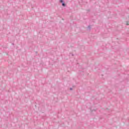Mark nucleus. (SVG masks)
I'll list each match as a JSON object with an SVG mask.
<instances>
[{
  "mask_svg": "<svg viewBox=\"0 0 129 129\" xmlns=\"http://www.w3.org/2000/svg\"><path fill=\"white\" fill-rule=\"evenodd\" d=\"M60 3H63V0H60Z\"/></svg>",
  "mask_w": 129,
  "mask_h": 129,
  "instance_id": "nucleus-2",
  "label": "nucleus"
},
{
  "mask_svg": "<svg viewBox=\"0 0 129 129\" xmlns=\"http://www.w3.org/2000/svg\"><path fill=\"white\" fill-rule=\"evenodd\" d=\"M62 6H63V7H65V4L62 3Z\"/></svg>",
  "mask_w": 129,
  "mask_h": 129,
  "instance_id": "nucleus-1",
  "label": "nucleus"
},
{
  "mask_svg": "<svg viewBox=\"0 0 129 129\" xmlns=\"http://www.w3.org/2000/svg\"><path fill=\"white\" fill-rule=\"evenodd\" d=\"M126 25H127V26H128V23H126Z\"/></svg>",
  "mask_w": 129,
  "mask_h": 129,
  "instance_id": "nucleus-3",
  "label": "nucleus"
}]
</instances>
